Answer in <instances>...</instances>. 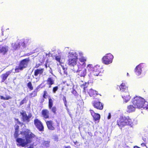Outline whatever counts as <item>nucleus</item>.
Returning a JSON list of instances; mask_svg holds the SVG:
<instances>
[{
  "instance_id": "28",
  "label": "nucleus",
  "mask_w": 148,
  "mask_h": 148,
  "mask_svg": "<svg viewBox=\"0 0 148 148\" xmlns=\"http://www.w3.org/2000/svg\"><path fill=\"white\" fill-rule=\"evenodd\" d=\"M0 99L4 100H8L12 99V97L9 95H5V97H4L2 96H0Z\"/></svg>"
},
{
  "instance_id": "11",
  "label": "nucleus",
  "mask_w": 148,
  "mask_h": 148,
  "mask_svg": "<svg viewBox=\"0 0 148 148\" xmlns=\"http://www.w3.org/2000/svg\"><path fill=\"white\" fill-rule=\"evenodd\" d=\"M22 116V118L23 121L26 122H29L30 120V119L32 116L31 114H29L27 116L25 112L23 111L21 113Z\"/></svg>"
},
{
  "instance_id": "23",
  "label": "nucleus",
  "mask_w": 148,
  "mask_h": 148,
  "mask_svg": "<svg viewBox=\"0 0 148 148\" xmlns=\"http://www.w3.org/2000/svg\"><path fill=\"white\" fill-rule=\"evenodd\" d=\"M42 114L43 117L46 118H48L49 116V112L47 110H43L42 111Z\"/></svg>"
},
{
  "instance_id": "27",
  "label": "nucleus",
  "mask_w": 148,
  "mask_h": 148,
  "mask_svg": "<svg viewBox=\"0 0 148 148\" xmlns=\"http://www.w3.org/2000/svg\"><path fill=\"white\" fill-rule=\"evenodd\" d=\"M12 46L13 49L16 50L18 48L20 47V45L18 42H16L15 43H12Z\"/></svg>"
},
{
  "instance_id": "40",
  "label": "nucleus",
  "mask_w": 148,
  "mask_h": 148,
  "mask_svg": "<svg viewBox=\"0 0 148 148\" xmlns=\"http://www.w3.org/2000/svg\"><path fill=\"white\" fill-rule=\"evenodd\" d=\"M27 45V43L25 44V42H23L22 43V45L24 47H26V45Z\"/></svg>"
},
{
  "instance_id": "44",
  "label": "nucleus",
  "mask_w": 148,
  "mask_h": 148,
  "mask_svg": "<svg viewBox=\"0 0 148 148\" xmlns=\"http://www.w3.org/2000/svg\"><path fill=\"white\" fill-rule=\"evenodd\" d=\"M19 127L18 125H16L15 126V130H18Z\"/></svg>"
},
{
  "instance_id": "2",
  "label": "nucleus",
  "mask_w": 148,
  "mask_h": 148,
  "mask_svg": "<svg viewBox=\"0 0 148 148\" xmlns=\"http://www.w3.org/2000/svg\"><path fill=\"white\" fill-rule=\"evenodd\" d=\"M134 120L130 119L128 117H121L117 120V123L120 128L121 129L122 127L128 125L132 127Z\"/></svg>"
},
{
  "instance_id": "4",
  "label": "nucleus",
  "mask_w": 148,
  "mask_h": 148,
  "mask_svg": "<svg viewBox=\"0 0 148 148\" xmlns=\"http://www.w3.org/2000/svg\"><path fill=\"white\" fill-rule=\"evenodd\" d=\"M120 88L121 92V95L125 103H127L130 99L127 88L125 86V83H122L120 86Z\"/></svg>"
},
{
  "instance_id": "42",
  "label": "nucleus",
  "mask_w": 148,
  "mask_h": 148,
  "mask_svg": "<svg viewBox=\"0 0 148 148\" xmlns=\"http://www.w3.org/2000/svg\"><path fill=\"white\" fill-rule=\"evenodd\" d=\"M111 117V115L110 113L108 114V119H110Z\"/></svg>"
},
{
  "instance_id": "7",
  "label": "nucleus",
  "mask_w": 148,
  "mask_h": 148,
  "mask_svg": "<svg viewBox=\"0 0 148 148\" xmlns=\"http://www.w3.org/2000/svg\"><path fill=\"white\" fill-rule=\"evenodd\" d=\"M28 58H26L22 60L19 66H16L15 69L16 72H18L22 70L23 69L25 68L27 66L29 61Z\"/></svg>"
},
{
  "instance_id": "39",
  "label": "nucleus",
  "mask_w": 148,
  "mask_h": 148,
  "mask_svg": "<svg viewBox=\"0 0 148 148\" xmlns=\"http://www.w3.org/2000/svg\"><path fill=\"white\" fill-rule=\"evenodd\" d=\"M47 93V92L46 91H44V94L43 95V97L45 98H46V94Z\"/></svg>"
},
{
  "instance_id": "41",
  "label": "nucleus",
  "mask_w": 148,
  "mask_h": 148,
  "mask_svg": "<svg viewBox=\"0 0 148 148\" xmlns=\"http://www.w3.org/2000/svg\"><path fill=\"white\" fill-rule=\"evenodd\" d=\"M72 93H73V94L75 95L76 94L77 92L75 90H73V91H72Z\"/></svg>"
},
{
  "instance_id": "14",
  "label": "nucleus",
  "mask_w": 148,
  "mask_h": 148,
  "mask_svg": "<svg viewBox=\"0 0 148 148\" xmlns=\"http://www.w3.org/2000/svg\"><path fill=\"white\" fill-rule=\"evenodd\" d=\"M77 59L76 58H69V65L72 66L71 69H72L75 65H79L77 62Z\"/></svg>"
},
{
  "instance_id": "18",
  "label": "nucleus",
  "mask_w": 148,
  "mask_h": 148,
  "mask_svg": "<svg viewBox=\"0 0 148 148\" xmlns=\"http://www.w3.org/2000/svg\"><path fill=\"white\" fill-rule=\"evenodd\" d=\"M48 128L50 130H53L55 127H53V122L51 121H49L46 122Z\"/></svg>"
},
{
  "instance_id": "46",
  "label": "nucleus",
  "mask_w": 148,
  "mask_h": 148,
  "mask_svg": "<svg viewBox=\"0 0 148 148\" xmlns=\"http://www.w3.org/2000/svg\"><path fill=\"white\" fill-rule=\"evenodd\" d=\"M62 69H63V71H64V73H65V72H64V69H64V68H63V67H62ZM66 74H67V73H66Z\"/></svg>"
},
{
  "instance_id": "49",
  "label": "nucleus",
  "mask_w": 148,
  "mask_h": 148,
  "mask_svg": "<svg viewBox=\"0 0 148 148\" xmlns=\"http://www.w3.org/2000/svg\"><path fill=\"white\" fill-rule=\"evenodd\" d=\"M28 148H32V147H29Z\"/></svg>"
},
{
  "instance_id": "26",
  "label": "nucleus",
  "mask_w": 148,
  "mask_h": 148,
  "mask_svg": "<svg viewBox=\"0 0 148 148\" xmlns=\"http://www.w3.org/2000/svg\"><path fill=\"white\" fill-rule=\"evenodd\" d=\"M49 143L50 141H45L44 140L43 141L42 145L44 148H47L49 147Z\"/></svg>"
},
{
  "instance_id": "16",
  "label": "nucleus",
  "mask_w": 148,
  "mask_h": 148,
  "mask_svg": "<svg viewBox=\"0 0 148 148\" xmlns=\"http://www.w3.org/2000/svg\"><path fill=\"white\" fill-rule=\"evenodd\" d=\"M78 53H79L74 51L70 52L69 53L68 57L69 58H76V59H77Z\"/></svg>"
},
{
  "instance_id": "48",
  "label": "nucleus",
  "mask_w": 148,
  "mask_h": 148,
  "mask_svg": "<svg viewBox=\"0 0 148 148\" xmlns=\"http://www.w3.org/2000/svg\"><path fill=\"white\" fill-rule=\"evenodd\" d=\"M141 145H145V144H141Z\"/></svg>"
},
{
  "instance_id": "6",
  "label": "nucleus",
  "mask_w": 148,
  "mask_h": 148,
  "mask_svg": "<svg viewBox=\"0 0 148 148\" xmlns=\"http://www.w3.org/2000/svg\"><path fill=\"white\" fill-rule=\"evenodd\" d=\"M84 66H82L81 64L75 65L72 70L74 72H76L80 76L84 77L86 74V70Z\"/></svg>"
},
{
  "instance_id": "9",
  "label": "nucleus",
  "mask_w": 148,
  "mask_h": 148,
  "mask_svg": "<svg viewBox=\"0 0 148 148\" xmlns=\"http://www.w3.org/2000/svg\"><path fill=\"white\" fill-rule=\"evenodd\" d=\"M92 103L93 106L97 109L102 110L103 108V105L98 100H93Z\"/></svg>"
},
{
  "instance_id": "10",
  "label": "nucleus",
  "mask_w": 148,
  "mask_h": 148,
  "mask_svg": "<svg viewBox=\"0 0 148 148\" xmlns=\"http://www.w3.org/2000/svg\"><path fill=\"white\" fill-rule=\"evenodd\" d=\"M144 66V64L140 63L136 67L134 71L136 75L138 76L141 75L142 72V69Z\"/></svg>"
},
{
  "instance_id": "8",
  "label": "nucleus",
  "mask_w": 148,
  "mask_h": 148,
  "mask_svg": "<svg viewBox=\"0 0 148 148\" xmlns=\"http://www.w3.org/2000/svg\"><path fill=\"white\" fill-rule=\"evenodd\" d=\"M113 58V56L111 53H107L103 57V62L106 64H109L112 63Z\"/></svg>"
},
{
  "instance_id": "36",
  "label": "nucleus",
  "mask_w": 148,
  "mask_h": 148,
  "mask_svg": "<svg viewBox=\"0 0 148 148\" xmlns=\"http://www.w3.org/2000/svg\"><path fill=\"white\" fill-rule=\"evenodd\" d=\"M63 101L64 102L65 106L66 107H67V106H66V98L64 96V97L63 98Z\"/></svg>"
},
{
  "instance_id": "19",
  "label": "nucleus",
  "mask_w": 148,
  "mask_h": 148,
  "mask_svg": "<svg viewBox=\"0 0 148 148\" xmlns=\"http://www.w3.org/2000/svg\"><path fill=\"white\" fill-rule=\"evenodd\" d=\"M136 108L133 104L128 106L127 107V112L129 113L131 112L135 111Z\"/></svg>"
},
{
  "instance_id": "45",
  "label": "nucleus",
  "mask_w": 148,
  "mask_h": 148,
  "mask_svg": "<svg viewBox=\"0 0 148 148\" xmlns=\"http://www.w3.org/2000/svg\"><path fill=\"white\" fill-rule=\"evenodd\" d=\"M64 148H71L69 146H65Z\"/></svg>"
},
{
  "instance_id": "15",
  "label": "nucleus",
  "mask_w": 148,
  "mask_h": 148,
  "mask_svg": "<svg viewBox=\"0 0 148 148\" xmlns=\"http://www.w3.org/2000/svg\"><path fill=\"white\" fill-rule=\"evenodd\" d=\"M79 54L80 56V57L79 58V60L81 62L83 63L82 65H81L82 66H85V62L86 60V58L82 56L83 55L82 53L79 52Z\"/></svg>"
},
{
  "instance_id": "22",
  "label": "nucleus",
  "mask_w": 148,
  "mask_h": 148,
  "mask_svg": "<svg viewBox=\"0 0 148 148\" xmlns=\"http://www.w3.org/2000/svg\"><path fill=\"white\" fill-rule=\"evenodd\" d=\"M11 72L10 71H8L2 75L1 77L2 79V82H4L7 79L8 76L11 73Z\"/></svg>"
},
{
  "instance_id": "1",
  "label": "nucleus",
  "mask_w": 148,
  "mask_h": 148,
  "mask_svg": "<svg viewBox=\"0 0 148 148\" xmlns=\"http://www.w3.org/2000/svg\"><path fill=\"white\" fill-rule=\"evenodd\" d=\"M21 134L25 139H23L21 138H17L16 141L18 143L17 145L24 147L27 143H30L32 141L33 138L35 137V136L28 129H25L21 132Z\"/></svg>"
},
{
  "instance_id": "32",
  "label": "nucleus",
  "mask_w": 148,
  "mask_h": 148,
  "mask_svg": "<svg viewBox=\"0 0 148 148\" xmlns=\"http://www.w3.org/2000/svg\"><path fill=\"white\" fill-rule=\"evenodd\" d=\"M37 92L36 91H34L32 93L30 94V96L31 97H35L36 95Z\"/></svg>"
},
{
  "instance_id": "34",
  "label": "nucleus",
  "mask_w": 148,
  "mask_h": 148,
  "mask_svg": "<svg viewBox=\"0 0 148 148\" xmlns=\"http://www.w3.org/2000/svg\"><path fill=\"white\" fill-rule=\"evenodd\" d=\"M58 86H56L53 88V91L54 93H55L58 90Z\"/></svg>"
},
{
  "instance_id": "12",
  "label": "nucleus",
  "mask_w": 148,
  "mask_h": 148,
  "mask_svg": "<svg viewBox=\"0 0 148 148\" xmlns=\"http://www.w3.org/2000/svg\"><path fill=\"white\" fill-rule=\"evenodd\" d=\"M34 123L37 128L40 131L43 130V127L40 121L37 119L34 120Z\"/></svg>"
},
{
  "instance_id": "38",
  "label": "nucleus",
  "mask_w": 148,
  "mask_h": 148,
  "mask_svg": "<svg viewBox=\"0 0 148 148\" xmlns=\"http://www.w3.org/2000/svg\"><path fill=\"white\" fill-rule=\"evenodd\" d=\"M145 108H146V109L148 110V103H147V102H145Z\"/></svg>"
},
{
  "instance_id": "13",
  "label": "nucleus",
  "mask_w": 148,
  "mask_h": 148,
  "mask_svg": "<svg viewBox=\"0 0 148 148\" xmlns=\"http://www.w3.org/2000/svg\"><path fill=\"white\" fill-rule=\"evenodd\" d=\"M8 50V47L6 46L0 45V54L5 55Z\"/></svg>"
},
{
  "instance_id": "29",
  "label": "nucleus",
  "mask_w": 148,
  "mask_h": 148,
  "mask_svg": "<svg viewBox=\"0 0 148 148\" xmlns=\"http://www.w3.org/2000/svg\"><path fill=\"white\" fill-rule=\"evenodd\" d=\"M53 101L51 98L49 99V106L50 109H51L53 106Z\"/></svg>"
},
{
  "instance_id": "20",
  "label": "nucleus",
  "mask_w": 148,
  "mask_h": 148,
  "mask_svg": "<svg viewBox=\"0 0 148 148\" xmlns=\"http://www.w3.org/2000/svg\"><path fill=\"white\" fill-rule=\"evenodd\" d=\"M44 71L43 69H38L35 70L34 72V75L36 77L38 75H40L42 74Z\"/></svg>"
},
{
  "instance_id": "24",
  "label": "nucleus",
  "mask_w": 148,
  "mask_h": 148,
  "mask_svg": "<svg viewBox=\"0 0 148 148\" xmlns=\"http://www.w3.org/2000/svg\"><path fill=\"white\" fill-rule=\"evenodd\" d=\"M61 56L60 55L56 56L55 57L56 60L58 62L59 64L63 63L64 62V59H61Z\"/></svg>"
},
{
  "instance_id": "33",
  "label": "nucleus",
  "mask_w": 148,
  "mask_h": 148,
  "mask_svg": "<svg viewBox=\"0 0 148 148\" xmlns=\"http://www.w3.org/2000/svg\"><path fill=\"white\" fill-rule=\"evenodd\" d=\"M27 100L25 98H24L21 102L20 103V105H22L23 103H25L26 102Z\"/></svg>"
},
{
  "instance_id": "43",
  "label": "nucleus",
  "mask_w": 148,
  "mask_h": 148,
  "mask_svg": "<svg viewBox=\"0 0 148 148\" xmlns=\"http://www.w3.org/2000/svg\"><path fill=\"white\" fill-rule=\"evenodd\" d=\"M88 84L87 83L85 84V85L84 84H83V86H84V89L85 88L87 87V86H88Z\"/></svg>"
},
{
  "instance_id": "17",
  "label": "nucleus",
  "mask_w": 148,
  "mask_h": 148,
  "mask_svg": "<svg viewBox=\"0 0 148 148\" xmlns=\"http://www.w3.org/2000/svg\"><path fill=\"white\" fill-rule=\"evenodd\" d=\"M90 111L91 115L95 121L99 119L100 116L99 114L95 113L94 111L92 110H90Z\"/></svg>"
},
{
  "instance_id": "50",
  "label": "nucleus",
  "mask_w": 148,
  "mask_h": 148,
  "mask_svg": "<svg viewBox=\"0 0 148 148\" xmlns=\"http://www.w3.org/2000/svg\"><path fill=\"white\" fill-rule=\"evenodd\" d=\"M27 40H26V41H25V42H26V41H27Z\"/></svg>"
},
{
  "instance_id": "51",
  "label": "nucleus",
  "mask_w": 148,
  "mask_h": 148,
  "mask_svg": "<svg viewBox=\"0 0 148 148\" xmlns=\"http://www.w3.org/2000/svg\"><path fill=\"white\" fill-rule=\"evenodd\" d=\"M60 73L61 74V75H62V73H61L60 72Z\"/></svg>"
},
{
  "instance_id": "37",
  "label": "nucleus",
  "mask_w": 148,
  "mask_h": 148,
  "mask_svg": "<svg viewBox=\"0 0 148 148\" xmlns=\"http://www.w3.org/2000/svg\"><path fill=\"white\" fill-rule=\"evenodd\" d=\"M54 113H55L56 111V107H52L51 110Z\"/></svg>"
},
{
  "instance_id": "53",
  "label": "nucleus",
  "mask_w": 148,
  "mask_h": 148,
  "mask_svg": "<svg viewBox=\"0 0 148 148\" xmlns=\"http://www.w3.org/2000/svg\"><path fill=\"white\" fill-rule=\"evenodd\" d=\"M43 101H44V99H43Z\"/></svg>"
},
{
  "instance_id": "35",
  "label": "nucleus",
  "mask_w": 148,
  "mask_h": 148,
  "mask_svg": "<svg viewBox=\"0 0 148 148\" xmlns=\"http://www.w3.org/2000/svg\"><path fill=\"white\" fill-rule=\"evenodd\" d=\"M73 143H74L75 146L76 147H79V144L78 143L77 141L75 142H74Z\"/></svg>"
},
{
  "instance_id": "5",
  "label": "nucleus",
  "mask_w": 148,
  "mask_h": 148,
  "mask_svg": "<svg viewBox=\"0 0 148 148\" xmlns=\"http://www.w3.org/2000/svg\"><path fill=\"white\" fill-rule=\"evenodd\" d=\"M132 102L133 105L137 108H145V103L147 102L144 99L140 97L136 96L134 97L132 99Z\"/></svg>"
},
{
  "instance_id": "30",
  "label": "nucleus",
  "mask_w": 148,
  "mask_h": 148,
  "mask_svg": "<svg viewBox=\"0 0 148 148\" xmlns=\"http://www.w3.org/2000/svg\"><path fill=\"white\" fill-rule=\"evenodd\" d=\"M28 87L31 90H32L33 89V87L32 86V83L31 82H29L27 84Z\"/></svg>"
},
{
  "instance_id": "47",
  "label": "nucleus",
  "mask_w": 148,
  "mask_h": 148,
  "mask_svg": "<svg viewBox=\"0 0 148 148\" xmlns=\"http://www.w3.org/2000/svg\"><path fill=\"white\" fill-rule=\"evenodd\" d=\"M127 76H128V77L130 75H129V74L128 73H127Z\"/></svg>"
},
{
  "instance_id": "3",
  "label": "nucleus",
  "mask_w": 148,
  "mask_h": 148,
  "mask_svg": "<svg viewBox=\"0 0 148 148\" xmlns=\"http://www.w3.org/2000/svg\"><path fill=\"white\" fill-rule=\"evenodd\" d=\"M87 69L89 72L88 75L91 78H93L94 76H98L100 71V67L98 65L93 66L92 64H88L87 66Z\"/></svg>"
},
{
  "instance_id": "25",
  "label": "nucleus",
  "mask_w": 148,
  "mask_h": 148,
  "mask_svg": "<svg viewBox=\"0 0 148 148\" xmlns=\"http://www.w3.org/2000/svg\"><path fill=\"white\" fill-rule=\"evenodd\" d=\"M88 93L91 97H94V95H95V94L96 95H98L97 92L96 91L92 89L89 90Z\"/></svg>"
},
{
  "instance_id": "52",
  "label": "nucleus",
  "mask_w": 148,
  "mask_h": 148,
  "mask_svg": "<svg viewBox=\"0 0 148 148\" xmlns=\"http://www.w3.org/2000/svg\"><path fill=\"white\" fill-rule=\"evenodd\" d=\"M36 78V79H38V78Z\"/></svg>"
},
{
  "instance_id": "31",
  "label": "nucleus",
  "mask_w": 148,
  "mask_h": 148,
  "mask_svg": "<svg viewBox=\"0 0 148 148\" xmlns=\"http://www.w3.org/2000/svg\"><path fill=\"white\" fill-rule=\"evenodd\" d=\"M18 130H15V133L14 135L15 138H17L18 136Z\"/></svg>"
},
{
  "instance_id": "21",
  "label": "nucleus",
  "mask_w": 148,
  "mask_h": 148,
  "mask_svg": "<svg viewBox=\"0 0 148 148\" xmlns=\"http://www.w3.org/2000/svg\"><path fill=\"white\" fill-rule=\"evenodd\" d=\"M54 79L53 77H50L48 78L47 84L49 86V88L51 87V85L54 84Z\"/></svg>"
}]
</instances>
